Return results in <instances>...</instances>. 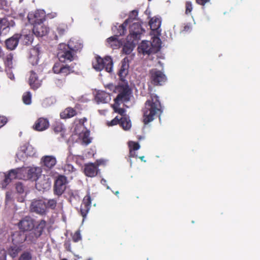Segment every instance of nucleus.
<instances>
[{
    "label": "nucleus",
    "instance_id": "1",
    "mask_svg": "<svg viewBox=\"0 0 260 260\" xmlns=\"http://www.w3.org/2000/svg\"><path fill=\"white\" fill-rule=\"evenodd\" d=\"M142 112L143 122L145 125L152 121L155 118L159 117L162 110L158 96L151 94L150 98L146 101Z\"/></svg>",
    "mask_w": 260,
    "mask_h": 260
},
{
    "label": "nucleus",
    "instance_id": "2",
    "mask_svg": "<svg viewBox=\"0 0 260 260\" xmlns=\"http://www.w3.org/2000/svg\"><path fill=\"white\" fill-rule=\"evenodd\" d=\"M115 90L118 93L114 100L116 104L120 105L121 103H126L130 101L132 91L127 82L119 83L115 87Z\"/></svg>",
    "mask_w": 260,
    "mask_h": 260
},
{
    "label": "nucleus",
    "instance_id": "3",
    "mask_svg": "<svg viewBox=\"0 0 260 260\" xmlns=\"http://www.w3.org/2000/svg\"><path fill=\"white\" fill-rule=\"evenodd\" d=\"M95 58V61L92 62V66L96 71H101L105 69L107 72H112L113 63L111 57L106 56L103 58L96 56Z\"/></svg>",
    "mask_w": 260,
    "mask_h": 260
},
{
    "label": "nucleus",
    "instance_id": "4",
    "mask_svg": "<svg viewBox=\"0 0 260 260\" xmlns=\"http://www.w3.org/2000/svg\"><path fill=\"white\" fill-rule=\"evenodd\" d=\"M0 178L3 179L1 183L2 188H6L12 180L15 179H22V169L17 168L11 170L8 174L0 175Z\"/></svg>",
    "mask_w": 260,
    "mask_h": 260
},
{
    "label": "nucleus",
    "instance_id": "5",
    "mask_svg": "<svg viewBox=\"0 0 260 260\" xmlns=\"http://www.w3.org/2000/svg\"><path fill=\"white\" fill-rule=\"evenodd\" d=\"M149 76L150 81L154 86H161L167 80V78L164 72L157 69L150 70Z\"/></svg>",
    "mask_w": 260,
    "mask_h": 260
},
{
    "label": "nucleus",
    "instance_id": "6",
    "mask_svg": "<svg viewBox=\"0 0 260 260\" xmlns=\"http://www.w3.org/2000/svg\"><path fill=\"white\" fill-rule=\"evenodd\" d=\"M157 45L154 46L150 41H143L139 47L143 54H150L154 53L159 50L160 48V40L159 39L156 40Z\"/></svg>",
    "mask_w": 260,
    "mask_h": 260
},
{
    "label": "nucleus",
    "instance_id": "7",
    "mask_svg": "<svg viewBox=\"0 0 260 260\" xmlns=\"http://www.w3.org/2000/svg\"><path fill=\"white\" fill-rule=\"evenodd\" d=\"M67 183L68 180L66 176L62 175H58L54 181V193L58 196L62 194L66 189Z\"/></svg>",
    "mask_w": 260,
    "mask_h": 260
},
{
    "label": "nucleus",
    "instance_id": "8",
    "mask_svg": "<svg viewBox=\"0 0 260 260\" xmlns=\"http://www.w3.org/2000/svg\"><path fill=\"white\" fill-rule=\"evenodd\" d=\"M27 18L28 22L33 25L43 23L46 20L45 12L42 10L31 12L28 13Z\"/></svg>",
    "mask_w": 260,
    "mask_h": 260
},
{
    "label": "nucleus",
    "instance_id": "9",
    "mask_svg": "<svg viewBox=\"0 0 260 260\" xmlns=\"http://www.w3.org/2000/svg\"><path fill=\"white\" fill-rule=\"evenodd\" d=\"M22 169V179L36 181L41 174V170L38 167H29Z\"/></svg>",
    "mask_w": 260,
    "mask_h": 260
},
{
    "label": "nucleus",
    "instance_id": "10",
    "mask_svg": "<svg viewBox=\"0 0 260 260\" xmlns=\"http://www.w3.org/2000/svg\"><path fill=\"white\" fill-rule=\"evenodd\" d=\"M30 210L40 215L46 214V203L43 200H34L31 202L30 206Z\"/></svg>",
    "mask_w": 260,
    "mask_h": 260
},
{
    "label": "nucleus",
    "instance_id": "11",
    "mask_svg": "<svg viewBox=\"0 0 260 260\" xmlns=\"http://www.w3.org/2000/svg\"><path fill=\"white\" fill-rule=\"evenodd\" d=\"M144 31L140 23L134 22L129 26V34L127 36L128 39L130 40L132 38L139 41L142 34Z\"/></svg>",
    "mask_w": 260,
    "mask_h": 260
},
{
    "label": "nucleus",
    "instance_id": "12",
    "mask_svg": "<svg viewBox=\"0 0 260 260\" xmlns=\"http://www.w3.org/2000/svg\"><path fill=\"white\" fill-rule=\"evenodd\" d=\"M102 164V161L97 160L95 163H88L84 165V173L89 177L96 176L99 172L98 167Z\"/></svg>",
    "mask_w": 260,
    "mask_h": 260
},
{
    "label": "nucleus",
    "instance_id": "13",
    "mask_svg": "<svg viewBox=\"0 0 260 260\" xmlns=\"http://www.w3.org/2000/svg\"><path fill=\"white\" fill-rule=\"evenodd\" d=\"M91 203V198L89 192H88L83 198L82 202L80 206V212L83 219L85 218L88 214Z\"/></svg>",
    "mask_w": 260,
    "mask_h": 260
},
{
    "label": "nucleus",
    "instance_id": "14",
    "mask_svg": "<svg viewBox=\"0 0 260 260\" xmlns=\"http://www.w3.org/2000/svg\"><path fill=\"white\" fill-rule=\"evenodd\" d=\"M18 225L23 231H30L35 227V220L30 216H25L19 222Z\"/></svg>",
    "mask_w": 260,
    "mask_h": 260
},
{
    "label": "nucleus",
    "instance_id": "15",
    "mask_svg": "<svg viewBox=\"0 0 260 260\" xmlns=\"http://www.w3.org/2000/svg\"><path fill=\"white\" fill-rule=\"evenodd\" d=\"M35 153L36 150L32 146L27 145L21 147V150L17 153V156L21 160L27 156H33Z\"/></svg>",
    "mask_w": 260,
    "mask_h": 260
},
{
    "label": "nucleus",
    "instance_id": "16",
    "mask_svg": "<svg viewBox=\"0 0 260 260\" xmlns=\"http://www.w3.org/2000/svg\"><path fill=\"white\" fill-rule=\"evenodd\" d=\"M75 53L70 49H66L59 51L57 56L60 62H65L66 61H72L74 60Z\"/></svg>",
    "mask_w": 260,
    "mask_h": 260
},
{
    "label": "nucleus",
    "instance_id": "17",
    "mask_svg": "<svg viewBox=\"0 0 260 260\" xmlns=\"http://www.w3.org/2000/svg\"><path fill=\"white\" fill-rule=\"evenodd\" d=\"M49 31V28L43 23L34 25L33 34L37 37H43L47 35Z\"/></svg>",
    "mask_w": 260,
    "mask_h": 260
},
{
    "label": "nucleus",
    "instance_id": "18",
    "mask_svg": "<svg viewBox=\"0 0 260 260\" xmlns=\"http://www.w3.org/2000/svg\"><path fill=\"white\" fill-rule=\"evenodd\" d=\"M28 84L30 88L33 90L37 89L42 85V80L39 79L37 73L34 71L30 72Z\"/></svg>",
    "mask_w": 260,
    "mask_h": 260
},
{
    "label": "nucleus",
    "instance_id": "19",
    "mask_svg": "<svg viewBox=\"0 0 260 260\" xmlns=\"http://www.w3.org/2000/svg\"><path fill=\"white\" fill-rule=\"evenodd\" d=\"M49 122L47 118H39L35 122L33 128L37 131H43L49 127Z\"/></svg>",
    "mask_w": 260,
    "mask_h": 260
},
{
    "label": "nucleus",
    "instance_id": "20",
    "mask_svg": "<svg viewBox=\"0 0 260 260\" xmlns=\"http://www.w3.org/2000/svg\"><path fill=\"white\" fill-rule=\"evenodd\" d=\"M20 37V40L25 45H28L33 41L34 40V34L30 30H23L21 34H19Z\"/></svg>",
    "mask_w": 260,
    "mask_h": 260
},
{
    "label": "nucleus",
    "instance_id": "21",
    "mask_svg": "<svg viewBox=\"0 0 260 260\" xmlns=\"http://www.w3.org/2000/svg\"><path fill=\"white\" fill-rule=\"evenodd\" d=\"M20 36L19 34H15L11 38L7 39L5 44L8 49L13 50L17 46Z\"/></svg>",
    "mask_w": 260,
    "mask_h": 260
},
{
    "label": "nucleus",
    "instance_id": "22",
    "mask_svg": "<svg viewBox=\"0 0 260 260\" xmlns=\"http://www.w3.org/2000/svg\"><path fill=\"white\" fill-rule=\"evenodd\" d=\"M26 235L22 232H16L12 235V243L14 245L18 246L26 241Z\"/></svg>",
    "mask_w": 260,
    "mask_h": 260
},
{
    "label": "nucleus",
    "instance_id": "23",
    "mask_svg": "<svg viewBox=\"0 0 260 260\" xmlns=\"http://www.w3.org/2000/svg\"><path fill=\"white\" fill-rule=\"evenodd\" d=\"M129 64L126 58L121 61V65L118 72V76L122 82H125L124 78L128 74Z\"/></svg>",
    "mask_w": 260,
    "mask_h": 260
},
{
    "label": "nucleus",
    "instance_id": "24",
    "mask_svg": "<svg viewBox=\"0 0 260 260\" xmlns=\"http://www.w3.org/2000/svg\"><path fill=\"white\" fill-rule=\"evenodd\" d=\"M138 43V41L132 38L130 40L128 39V37H127L126 42L124 44L123 47V52L125 54H129Z\"/></svg>",
    "mask_w": 260,
    "mask_h": 260
},
{
    "label": "nucleus",
    "instance_id": "25",
    "mask_svg": "<svg viewBox=\"0 0 260 260\" xmlns=\"http://www.w3.org/2000/svg\"><path fill=\"white\" fill-rule=\"evenodd\" d=\"M82 47L83 44L81 42L75 39H71L67 45V48L71 50L74 53L77 51H80Z\"/></svg>",
    "mask_w": 260,
    "mask_h": 260
},
{
    "label": "nucleus",
    "instance_id": "26",
    "mask_svg": "<svg viewBox=\"0 0 260 260\" xmlns=\"http://www.w3.org/2000/svg\"><path fill=\"white\" fill-rule=\"evenodd\" d=\"M40 54V47L39 45H36L30 50V61L32 64L38 63L39 60V55Z\"/></svg>",
    "mask_w": 260,
    "mask_h": 260
},
{
    "label": "nucleus",
    "instance_id": "27",
    "mask_svg": "<svg viewBox=\"0 0 260 260\" xmlns=\"http://www.w3.org/2000/svg\"><path fill=\"white\" fill-rule=\"evenodd\" d=\"M3 59L5 66L6 72L11 71V70L13 68V54L12 53H6L3 56Z\"/></svg>",
    "mask_w": 260,
    "mask_h": 260
},
{
    "label": "nucleus",
    "instance_id": "28",
    "mask_svg": "<svg viewBox=\"0 0 260 260\" xmlns=\"http://www.w3.org/2000/svg\"><path fill=\"white\" fill-rule=\"evenodd\" d=\"M41 161L43 166L48 169H52L56 164V158L51 155H46L43 156Z\"/></svg>",
    "mask_w": 260,
    "mask_h": 260
},
{
    "label": "nucleus",
    "instance_id": "29",
    "mask_svg": "<svg viewBox=\"0 0 260 260\" xmlns=\"http://www.w3.org/2000/svg\"><path fill=\"white\" fill-rule=\"evenodd\" d=\"M77 114L76 111L71 107L67 108L60 114V118L62 119L70 118Z\"/></svg>",
    "mask_w": 260,
    "mask_h": 260
},
{
    "label": "nucleus",
    "instance_id": "30",
    "mask_svg": "<svg viewBox=\"0 0 260 260\" xmlns=\"http://www.w3.org/2000/svg\"><path fill=\"white\" fill-rule=\"evenodd\" d=\"M119 120V125L124 130L127 131L131 128L132 123L128 116L121 117Z\"/></svg>",
    "mask_w": 260,
    "mask_h": 260
},
{
    "label": "nucleus",
    "instance_id": "31",
    "mask_svg": "<svg viewBox=\"0 0 260 260\" xmlns=\"http://www.w3.org/2000/svg\"><path fill=\"white\" fill-rule=\"evenodd\" d=\"M107 42L110 47L113 49L118 48L121 45V42L118 39V37L115 35L107 39Z\"/></svg>",
    "mask_w": 260,
    "mask_h": 260
},
{
    "label": "nucleus",
    "instance_id": "32",
    "mask_svg": "<svg viewBox=\"0 0 260 260\" xmlns=\"http://www.w3.org/2000/svg\"><path fill=\"white\" fill-rule=\"evenodd\" d=\"M22 250V246H12L7 249V253L12 258L16 257L19 253Z\"/></svg>",
    "mask_w": 260,
    "mask_h": 260
},
{
    "label": "nucleus",
    "instance_id": "33",
    "mask_svg": "<svg viewBox=\"0 0 260 260\" xmlns=\"http://www.w3.org/2000/svg\"><path fill=\"white\" fill-rule=\"evenodd\" d=\"M109 95L104 91L98 92L95 98L96 102L100 103H107L108 102Z\"/></svg>",
    "mask_w": 260,
    "mask_h": 260
},
{
    "label": "nucleus",
    "instance_id": "34",
    "mask_svg": "<svg viewBox=\"0 0 260 260\" xmlns=\"http://www.w3.org/2000/svg\"><path fill=\"white\" fill-rule=\"evenodd\" d=\"M46 225V222L45 220L42 219L38 222V224L34 227V231L37 233V235L41 236L42 235L43 232Z\"/></svg>",
    "mask_w": 260,
    "mask_h": 260
},
{
    "label": "nucleus",
    "instance_id": "35",
    "mask_svg": "<svg viewBox=\"0 0 260 260\" xmlns=\"http://www.w3.org/2000/svg\"><path fill=\"white\" fill-rule=\"evenodd\" d=\"M149 25L152 30H157L160 26L161 21L157 18H152L149 21Z\"/></svg>",
    "mask_w": 260,
    "mask_h": 260
},
{
    "label": "nucleus",
    "instance_id": "36",
    "mask_svg": "<svg viewBox=\"0 0 260 260\" xmlns=\"http://www.w3.org/2000/svg\"><path fill=\"white\" fill-rule=\"evenodd\" d=\"M89 135L90 132L88 130L80 134V137L81 138L83 144L88 145L91 143V138L89 137Z\"/></svg>",
    "mask_w": 260,
    "mask_h": 260
},
{
    "label": "nucleus",
    "instance_id": "37",
    "mask_svg": "<svg viewBox=\"0 0 260 260\" xmlns=\"http://www.w3.org/2000/svg\"><path fill=\"white\" fill-rule=\"evenodd\" d=\"M53 129L55 134H57L60 133L61 135H62L64 132V128L63 127V124L59 122H56L53 124Z\"/></svg>",
    "mask_w": 260,
    "mask_h": 260
},
{
    "label": "nucleus",
    "instance_id": "38",
    "mask_svg": "<svg viewBox=\"0 0 260 260\" xmlns=\"http://www.w3.org/2000/svg\"><path fill=\"white\" fill-rule=\"evenodd\" d=\"M128 24L125 23L124 21L122 24L119 25L118 28H116L117 29V32H115V36L116 37H119L120 36L124 35L126 31V27Z\"/></svg>",
    "mask_w": 260,
    "mask_h": 260
},
{
    "label": "nucleus",
    "instance_id": "39",
    "mask_svg": "<svg viewBox=\"0 0 260 260\" xmlns=\"http://www.w3.org/2000/svg\"><path fill=\"white\" fill-rule=\"evenodd\" d=\"M27 239L26 241L31 243H35L38 238L40 237L37 235L34 231L30 232L28 235H26Z\"/></svg>",
    "mask_w": 260,
    "mask_h": 260
},
{
    "label": "nucleus",
    "instance_id": "40",
    "mask_svg": "<svg viewBox=\"0 0 260 260\" xmlns=\"http://www.w3.org/2000/svg\"><path fill=\"white\" fill-rule=\"evenodd\" d=\"M138 15V10H134L132 11L129 14L128 18L124 21L125 22V23L128 24L129 23L132 22L133 21L136 20Z\"/></svg>",
    "mask_w": 260,
    "mask_h": 260
},
{
    "label": "nucleus",
    "instance_id": "41",
    "mask_svg": "<svg viewBox=\"0 0 260 260\" xmlns=\"http://www.w3.org/2000/svg\"><path fill=\"white\" fill-rule=\"evenodd\" d=\"M67 25L65 24H59L56 27V31L59 37L63 35L67 30Z\"/></svg>",
    "mask_w": 260,
    "mask_h": 260
},
{
    "label": "nucleus",
    "instance_id": "42",
    "mask_svg": "<svg viewBox=\"0 0 260 260\" xmlns=\"http://www.w3.org/2000/svg\"><path fill=\"white\" fill-rule=\"evenodd\" d=\"M119 105H120L116 104L114 103V104L112 106L114 112L120 114L121 117L127 116L125 114V110L123 108H119Z\"/></svg>",
    "mask_w": 260,
    "mask_h": 260
},
{
    "label": "nucleus",
    "instance_id": "43",
    "mask_svg": "<svg viewBox=\"0 0 260 260\" xmlns=\"http://www.w3.org/2000/svg\"><path fill=\"white\" fill-rule=\"evenodd\" d=\"M73 72L72 68L70 66L63 64L61 70H60V74L67 76Z\"/></svg>",
    "mask_w": 260,
    "mask_h": 260
},
{
    "label": "nucleus",
    "instance_id": "44",
    "mask_svg": "<svg viewBox=\"0 0 260 260\" xmlns=\"http://www.w3.org/2000/svg\"><path fill=\"white\" fill-rule=\"evenodd\" d=\"M46 209L49 208L51 209H54L57 205V201L55 199H49L46 201Z\"/></svg>",
    "mask_w": 260,
    "mask_h": 260
},
{
    "label": "nucleus",
    "instance_id": "45",
    "mask_svg": "<svg viewBox=\"0 0 260 260\" xmlns=\"http://www.w3.org/2000/svg\"><path fill=\"white\" fill-rule=\"evenodd\" d=\"M31 95L30 92H25L22 97V100L24 104L29 105L31 102Z\"/></svg>",
    "mask_w": 260,
    "mask_h": 260
},
{
    "label": "nucleus",
    "instance_id": "46",
    "mask_svg": "<svg viewBox=\"0 0 260 260\" xmlns=\"http://www.w3.org/2000/svg\"><path fill=\"white\" fill-rule=\"evenodd\" d=\"M82 237L80 230L76 231L72 235V240L74 242H78L81 240Z\"/></svg>",
    "mask_w": 260,
    "mask_h": 260
},
{
    "label": "nucleus",
    "instance_id": "47",
    "mask_svg": "<svg viewBox=\"0 0 260 260\" xmlns=\"http://www.w3.org/2000/svg\"><path fill=\"white\" fill-rule=\"evenodd\" d=\"M61 62H56L52 68L53 71L55 74H60V70H61V68L63 66V64L61 63Z\"/></svg>",
    "mask_w": 260,
    "mask_h": 260
},
{
    "label": "nucleus",
    "instance_id": "48",
    "mask_svg": "<svg viewBox=\"0 0 260 260\" xmlns=\"http://www.w3.org/2000/svg\"><path fill=\"white\" fill-rule=\"evenodd\" d=\"M74 167L70 164H66L63 167V170L66 174H68L75 171Z\"/></svg>",
    "mask_w": 260,
    "mask_h": 260
},
{
    "label": "nucleus",
    "instance_id": "49",
    "mask_svg": "<svg viewBox=\"0 0 260 260\" xmlns=\"http://www.w3.org/2000/svg\"><path fill=\"white\" fill-rule=\"evenodd\" d=\"M128 147L129 150H137L140 148V146L138 142L131 141L128 143Z\"/></svg>",
    "mask_w": 260,
    "mask_h": 260
},
{
    "label": "nucleus",
    "instance_id": "50",
    "mask_svg": "<svg viewBox=\"0 0 260 260\" xmlns=\"http://www.w3.org/2000/svg\"><path fill=\"white\" fill-rule=\"evenodd\" d=\"M193 7L191 3L189 1H187L185 3V14L188 15L190 14L192 10Z\"/></svg>",
    "mask_w": 260,
    "mask_h": 260
},
{
    "label": "nucleus",
    "instance_id": "51",
    "mask_svg": "<svg viewBox=\"0 0 260 260\" xmlns=\"http://www.w3.org/2000/svg\"><path fill=\"white\" fill-rule=\"evenodd\" d=\"M31 255L30 253L25 252L23 253L20 256L18 260H31Z\"/></svg>",
    "mask_w": 260,
    "mask_h": 260
},
{
    "label": "nucleus",
    "instance_id": "52",
    "mask_svg": "<svg viewBox=\"0 0 260 260\" xmlns=\"http://www.w3.org/2000/svg\"><path fill=\"white\" fill-rule=\"evenodd\" d=\"M120 118H118V116H116L113 119H112L111 121H109L107 122V125L109 126H112L114 125H116L118 124H119L120 122Z\"/></svg>",
    "mask_w": 260,
    "mask_h": 260
},
{
    "label": "nucleus",
    "instance_id": "53",
    "mask_svg": "<svg viewBox=\"0 0 260 260\" xmlns=\"http://www.w3.org/2000/svg\"><path fill=\"white\" fill-rule=\"evenodd\" d=\"M16 189L18 193L21 194L24 191V186L21 182H18L16 184Z\"/></svg>",
    "mask_w": 260,
    "mask_h": 260
},
{
    "label": "nucleus",
    "instance_id": "54",
    "mask_svg": "<svg viewBox=\"0 0 260 260\" xmlns=\"http://www.w3.org/2000/svg\"><path fill=\"white\" fill-rule=\"evenodd\" d=\"M8 121L6 116L0 115V128L5 125Z\"/></svg>",
    "mask_w": 260,
    "mask_h": 260
},
{
    "label": "nucleus",
    "instance_id": "55",
    "mask_svg": "<svg viewBox=\"0 0 260 260\" xmlns=\"http://www.w3.org/2000/svg\"><path fill=\"white\" fill-rule=\"evenodd\" d=\"M6 252L5 250L0 251V260L6 259Z\"/></svg>",
    "mask_w": 260,
    "mask_h": 260
},
{
    "label": "nucleus",
    "instance_id": "56",
    "mask_svg": "<svg viewBox=\"0 0 260 260\" xmlns=\"http://www.w3.org/2000/svg\"><path fill=\"white\" fill-rule=\"evenodd\" d=\"M12 200V193L7 191L6 193V202H8Z\"/></svg>",
    "mask_w": 260,
    "mask_h": 260
},
{
    "label": "nucleus",
    "instance_id": "57",
    "mask_svg": "<svg viewBox=\"0 0 260 260\" xmlns=\"http://www.w3.org/2000/svg\"><path fill=\"white\" fill-rule=\"evenodd\" d=\"M191 26L190 24H186L184 26L183 29H182V31H189L191 30Z\"/></svg>",
    "mask_w": 260,
    "mask_h": 260
},
{
    "label": "nucleus",
    "instance_id": "58",
    "mask_svg": "<svg viewBox=\"0 0 260 260\" xmlns=\"http://www.w3.org/2000/svg\"><path fill=\"white\" fill-rule=\"evenodd\" d=\"M7 0H0V9H5V7H7Z\"/></svg>",
    "mask_w": 260,
    "mask_h": 260
},
{
    "label": "nucleus",
    "instance_id": "59",
    "mask_svg": "<svg viewBox=\"0 0 260 260\" xmlns=\"http://www.w3.org/2000/svg\"><path fill=\"white\" fill-rule=\"evenodd\" d=\"M76 197L77 198H79V196L78 195L77 192H71L70 193V201H71V200L73 199H75Z\"/></svg>",
    "mask_w": 260,
    "mask_h": 260
},
{
    "label": "nucleus",
    "instance_id": "60",
    "mask_svg": "<svg viewBox=\"0 0 260 260\" xmlns=\"http://www.w3.org/2000/svg\"><path fill=\"white\" fill-rule=\"evenodd\" d=\"M136 150H129V157H137V155L136 154Z\"/></svg>",
    "mask_w": 260,
    "mask_h": 260
},
{
    "label": "nucleus",
    "instance_id": "61",
    "mask_svg": "<svg viewBox=\"0 0 260 260\" xmlns=\"http://www.w3.org/2000/svg\"><path fill=\"white\" fill-rule=\"evenodd\" d=\"M210 0H196L197 4L204 6L206 3L209 2Z\"/></svg>",
    "mask_w": 260,
    "mask_h": 260
},
{
    "label": "nucleus",
    "instance_id": "62",
    "mask_svg": "<svg viewBox=\"0 0 260 260\" xmlns=\"http://www.w3.org/2000/svg\"><path fill=\"white\" fill-rule=\"evenodd\" d=\"M7 21H6V19H2L1 20H0V35H1L2 32H1V29H2V26H3V23H5V22H6Z\"/></svg>",
    "mask_w": 260,
    "mask_h": 260
},
{
    "label": "nucleus",
    "instance_id": "63",
    "mask_svg": "<svg viewBox=\"0 0 260 260\" xmlns=\"http://www.w3.org/2000/svg\"><path fill=\"white\" fill-rule=\"evenodd\" d=\"M7 72L9 78L11 80H13L14 79V75L11 72H10V71H8Z\"/></svg>",
    "mask_w": 260,
    "mask_h": 260
},
{
    "label": "nucleus",
    "instance_id": "64",
    "mask_svg": "<svg viewBox=\"0 0 260 260\" xmlns=\"http://www.w3.org/2000/svg\"><path fill=\"white\" fill-rule=\"evenodd\" d=\"M87 119L86 118H83V119H81L80 120V123H84V122L86 121Z\"/></svg>",
    "mask_w": 260,
    "mask_h": 260
}]
</instances>
